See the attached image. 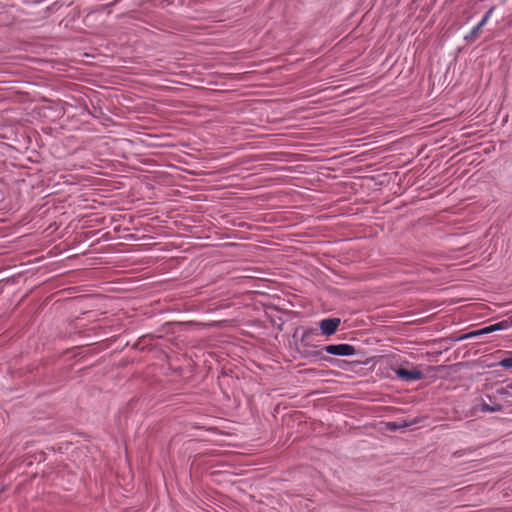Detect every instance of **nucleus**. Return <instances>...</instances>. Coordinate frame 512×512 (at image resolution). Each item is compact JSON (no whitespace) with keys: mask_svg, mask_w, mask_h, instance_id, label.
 Instances as JSON below:
<instances>
[{"mask_svg":"<svg viewBox=\"0 0 512 512\" xmlns=\"http://www.w3.org/2000/svg\"><path fill=\"white\" fill-rule=\"evenodd\" d=\"M397 375L405 381L416 379V370H406V369H398Z\"/></svg>","mask_w":512,"mask_h":512,"instance_id":"obj_4","label":"nucleus"},{"mask_svg":"<svg viewBox=\"0 0 512 512\" xmlns=\"http://www.w3.org/2000/svg\"><path fill=\"white\" fill-rule=\"evenodd\" d=\"M482 29V27L477 24L475 27L471 29L469 34L465 36V40L473 42L478 38L479 31Z\"/></svg>","mask_w":512,"mask_h":512,"instance_id":"obj_5","label":"nucleus"},{"mask_svg":"<svg viewBox=\"0 0 512 512\" xmlns=\"http://www.w3.org/2000/svg\"><path fill=\"white\" fill-rule=\"evenodd\" d=\"M497 392L503 397L512 398V384H507L506 386L499 388Z\"/></svg>","mask_w":512,"mask_h":512,"instance_id":"obj_7","label":"nucleus"},{"mask_svg":"<svg viewBox=\"0 0 512 512\" xmlns=\"http://www.w3.org/2000/svg\"><path fill=\"white\" fill-rule=\"evenodd\" d=\"M388 425L393 429L397 427L395 423H389Z\"/></svg>","mask_w":512,"mask_h":512,"instance_id":"obj_10","label":"nucleus"},{"mask_svg":"<svg viewBox=\"0 0 512 512\" xmlns=\"http://www.w3.org/2000/svg\"><path fill=\"white\" fill-rule=\"evenodd\" d=\"M510 327V322L508 320H502L500 322L485 326L481 329L471 331L469 333H465L455 339V341H463L470 338H475L481 335L490 334L496 331L506 330Z\"/></svg>","mask_w":512,"mask_h":512,"instance_id":"obj_1","label":"nucleus"},{"mask_svg":"<svg viewBox=\"0 0 512 512\" xmlns=\"http://www.w3.org/2000/svg\"><path fill=\"white\" fill-rule=\"evenodd\" d=\"M493 11H494V9H493V8L489 9V10L484 14V16L482 17V19L479 21V23H478V24H479L482 28L487 24V22H488V21H489V19L491 18L492 14H493Z\"/></svg>","mask_w":512,"mask_h":512,"instance_id":"obj_8","label":"nucleus"},{"mask_svg":"<svg viewBox=\"0 0 512 512\" xmlns=\"http://www.w3.org/2000/svg\"><path fill=\"white\" fill-rule=\"evenodd\" d=\"M328 354L338 356H351L354 355L356 349L350 344H330L323 348Z\"/></svg>","mask_w":512,"mask_h":512,"instance_id":"obj_2","label":"nucleus"},{"mask_svg":"<svg viewBox=\"0 0 512 512\" xmlns=\"http://www.w3.org/2000/svg\"><path fill=\"white\" fill-rule=\"evenodd\" d=\"M417 377H418V380L421 379V374L419 371H418Z\"/></svg>","mask_w":512,"mask_h":512,"instance_id":"obj_11","label":"nucleus"},{"mask_svg":"<svg viewBox=\"0 0 512 512\" xmlns=\"http://www.w3.org/2000/svg\"><path fill=\"white\" fill-rule=\"evenodd\" d=\"M498 364H499V366H501L505 369H511L512 368V351L508 352L506 357L501 359Z\"/></svg>","mask_w":512,"mask_h":512,"instance_id":"obj_6","label":"nucleus"},{"mask_svg":"<svg viewBox=\"0 0 512 512\" xmlns=\"http://www.w3.org/2000/svg\"><path fill=\"white\" fill-rule=\"evenodd\" d=\"M500 409H501V407L499 405L490 406L486 403H483L481 405V411H483V412H497Z\"/></svg>","mask_w":512,"mask_h":512,"instance_id":"obj_9","label":"nucleus"},{"mask_svg":"<svg viewBox=\"0 0 512 512\" xmlns=\"http://www.w3.org/2000/svg\"><path fill=\"white\" fill-rule=\"evenodd\" d=\"M341 324L340 318H325L319 322V327L323 335H333Z\"/></svg>","mask_w":512,"mask_h":512,"instance_id":"obj_3","label":"nucleus"}]
</instances>
